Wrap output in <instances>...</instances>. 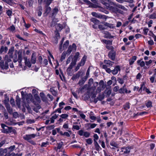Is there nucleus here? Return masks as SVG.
Wrapping results in <instances>:
<instances>
[{
	"label": "nucleus",
	"mask_w": 156,
	"mask_h": 156,
	"mask_svg": "<svg viewBox=\"0 0 156 156\" xmlns=\"http://www.w3.org/2000/svg\"><path fill=\"white\" fill-rule=\"evenodd\" d=\"M104 62L105 64L101 65V67L103 69H104L107 73H111V69L108 67L112 66L114 62L108 60H105Z\"/></svg>",
	"instance_id": "nucleus-1"
},
{
	"label": "nucleus",
	"mask_w": 156,
	"mask_h": 156,
	"mask_svg": "<svg viewBox=\"0 0 156 156\" xmlns=\"http://www.w3.org/2000/svg\"><path fill=\"white\" fill-rule=\"evenodd\" d=\"M53 0H38L39 3H43L45 5V12L47 14H48L51 10V8L48 6L51 4Z\"/></svg>",
	"instance_id": "nucleus-2"
},
{
	"label": "nucleus",
	"mask_w": 156,
	"mask_h": 156,
	"mask_svg": "<svg viewBox=\"0 0 156 156\" xmlns=\"http://www.w3.org/2000/svg\"><path fill=\"white\" fill-rule=\"evenodd\" d=\"M5 63L3 61L1 60L0 62V67L2 69H7L8 68L9 65L8 62H11V60L9 58L8 55H6L4 58Z\"/></svg>",
	"instance_id": "nucleus-3"
},
{
	"label": "nucleus",
	"mask_w": 156,
	"mask_h": 156,
	"mask_svg": "<svg viewBox=\"0 0 156 156\" xmlns=\"http://www.w3.org/2000/svg\"><path fill=\"white\" fill-rule=\"evenodd\" d=\"M108 4H107V3H105L104 2H103L104 4H105L106 5V7L107 8H112L111 5H113L114 6H115L121 9L124 11H126L127 9H126L124 6H123L122 5L119 4H116V3L114 2H112L111 1H108Z\"/></svg>",
	"instance_id": "nucleus-4"
},
{
	"label": "nucleus",
	"mask_w": 156,
	"mask_h": 156,
	"mask_svg": "<svg viewBox=\"0 0 156 156\" xmlns=\"http://www.w3.org/2000/svg\"><path fill=\"white\" fill-rule=\"evenodd\" d=\"M133 148V146H128V147H121L120 153L121 154H129L130 150Z\"/></svg>",
	"instance_id": "nucleus-5"
},
{
	"label": "nucleus",
	"mask_w": 156,
	"mask_h": 156,
	"mask_svg": "<svg viewBox=\"0 0 156 156\" xmlns=\"http://www.w3.org/2000/svg\"><path fill=\"white\" fill-rule=\"evenodd\" d=\"M86 59V57L84 56L82 58L80 62L78 63L75 69V71H77L80 68V66H83L85 64Z\"/></svg>",
	"instance_id": "nucleus-6"
},
{
	"label": "nucleus",
	"mask_w": 156,
	"mask_h": 156,
	"mask_svg": "<svg viewBox=\"0 0 156 156\" xmlns=\"http://www.w3.org/2000/svg\"><path fill=\"white\" fill-rule=\"evenodd\" d=\"M77 133L80 136H83L86 138L89 137L90 135V133L87 131H84L83 130H79Z\"/></svg>",
	"instance_id": "nucleus-7"
},
{
	"label": "nucleus",
	"mask_w": 156,
	"mask_h": 156,
	"mask_svg": "<svg viewBox=\"0 0 156 156\" xmlns=\"http://www.w3.org/2000/svg\"><path fill=\"white\" fill-rule=\"evenodd\" d=\"M131 92L130 90H128L126 87V84H124L122 87L119 89V93L121 94L125 93H129Z\"/></svg>",
	"instance_id": "nucleus-8"
},
{
	"label": "nucleus",
	"mask_w": 156,
	"mask_h": 156,
	"mask_svg": "<svg viewBox=\"0 0 156 156\" xmlns=\"http://www.w3.org/2000/svg\"><path fill=\"white\" fill-rule=\"evenodd\" d=\"M26 100L27 102L28 103H30V102L33 101V96L31 94H26L25 97V100L23 101L25 103Z\"/></svg>",
	"instance_id": "nucleus-9"
},
{
	"label": "nucleus",
	"mask_w": 156,
	"mask_h": 156,
	"mask_svg": "<svg viewBox=\"0 0 156 156\" xmlns=\"http://www.w3.org/2000/svg\"><path fill=\"white\" fill-rule=\"evenodd\" d=\"M19 51H18L16 50L15 51L14 54L13 55V62H17L18 61L20 64V61L19 60L20 58V54H19Z\"/></svg>",
	"instance_id": "nucleus-10"
},
{
	"label": "nucleus",
	"mask_w": 156,
	"mask_h": 156,
	"mask_svg": "<svg viewBox=\"0 0 156 156\" xmlns=\"http://www.w3.org/2000/svg\"><path fill=\"white\" fill-rule=\"evenodd\" d=\"M66 26L65 23H63L62 24L57 23L55 24V28L57 31H61L63 28Z\"/></svg>",
	"instance_id": "nucleus-11"
},
{
	"label": "nucleus",
	"mask_w": 156,
	"mask_h": 156,
	"mask_svg": "<svg viewBox=\"0 0 156 156\" xmlns=\"http://www.w3.org/2000/svg\"><path fill=\"white\" fill-rule=\"evenodd\" d=\"M91 14L93 16L100 19H103L106 20L107 17L105 15H102L100 14L95 12H92Z\"/></svg>",
	"instance_id": "nucleus-12"
},
{
	"label": "nucleus",
	"mask_w": 156,
	"mask_h": 156,
	"mask_svg": "<svg viewBox=\"0 0 156 156\" xmlns=\"http://www.w3.org/2000/svg\"><path fill=\"white\" fill-rule=\"evenodd\" d=\"M116 55V52L114 50L110 51L108 54V56L109 58L112 61H114Z\"/></svg>",
	"instance_id": "nucleus-13"
},
{
	"label": "nucleus",
	"mask_w": 156,
	"mask_h": 156,
	"mask_svg": "<svg viewBox=\"0 0 156 156\" xmlns=\"http://www.w3.org/2000/svg\"><path fill=\"white\" fill-rule=\"evenodd\" d=\"M76 44L74 43L73 44L72 46H69V47L67 51V53L69 55L72 51H75L76 49Z\"/></svg>",
	"instance_id": "nucleus-14"
},
{
	"label": "nucleus",
	"mask_w": 156,
	"mask_h": 156,
	"mask_svg": "<svg viewBox=\"0 0 156 156\" xmlns=\"http://www.w3.org/2000/svg\"><path fill=\"white\" fill-rule=\"evenodd\" d=\"M121 70L120 67L119 65L116 66L114 69L112 70L111 69V73H112L114 75L117 74L119 71H120Z\"/></svg>",
	"instance_id": "nucleus-15"
},
{
	"label": "nucleus",
	"mask_w": 156,
	"mask_h": 156,
	"mask_svg": "<svg viewBox=\"0 0 156 156\" xmlns=\"http://www.w3.org/2000/svg\"><path fill=\"white\" fill-rule=\"evenodd\" d=\"M82 72L81 71H78L77 73L73 75L71 78V79L73 80H74L77 79L79 78L80 76L82 75Z\"/></svg>",
	"instance_id": "nucleus-16"
},
{
	"label": "nucleus",
	"mask_w": 156,
	"mask_h": 156,
	"mask_svg": "<svg viewBox=\"0 0 156 156\" xmlns=\"http://www.w3.org/2000/svg\"><path fill=\"white\" fill-rule=\"evenodd\" d=\"M36 54L35 52H34L32 53L31 56V62L32 64H34L36 62Z\"/></svg>",
	"instance_id": "nucleus-17"
},
{
	"label": "nucleus",
	"mask_w": 156,
	"mask_h": 156,
	"mask_svg": "<svg viewBox=\"0 0 156 156\" xmlns=\"http://www.w3.org/2000/svg\"><path fill=\"white\" fill-rule=\"evenodd\" d=\"M24 59L25 65L29 68H30L31 66V64H32L31 62H30L29 60L28 59L27 57H25Z\"/></svg>",
	"instance_id": "nucleus-18"
},
{
	"label": "nucleus",
	"mask_w": 156,
	"mask_h": 156,
	"mask_svg": "<svg viewBox=\"0 0 156 156\" xmlns=\"http://www.w3.org/2000/svg\"><path fill=\"white\" fill-rule=\"evenodd\" d=\"M5 106L8 112L10 114H11L12 113V109L10 105L8 103H5Z\"/></svg>",
	"instance_id": "nucleus-19"
},
{
	"label": "nucleus",
	"mask_w": 156,
	"mask_h": 156,
	"mask_svg": "<svg viewBox=\"0 0 156 156\" xmlns=\"http://www.w3.org/2000/svg\"><path fill=\"white\" fill-rule=\"evenodd\" d=\"M79 52H76L72 59V62L76 63L77 59L79 57Z\"/></svg>",
	"instance_id": "nucleus-20"
},
{
	"label": "nucleus",
	"mask_w": 156,
	"mask_h": 156,
	"mask_svg": "<svg viewBox=\"0 0 156 156\" xmlns=\"http://www.w3.org/2000/svg\"><path fill=\"white\" fill-rule=\"evenodd\" d=\"M1 126L2 127L5 131L6 132H8L12 129L11 127H8L4 124H2Z\"/></svg>",
	"instance_id": "nucleus-21"
},
{
	"label": "nucleus",
	"mask_w": 156,
	"mask_h": 156,
	"mask_svg": "<svg viewBox=\"0 0 156 156\" xmlns=\"http://www.w3.org/2000/svg\"><path fill=\"white\" fill-rule=\"evenodd\" d=\"M136 58L137 57L136 56H134L132 57V58L129 60V64L130 66H131L133 64L135 61L136 60Z\"/></svg>",
	"instance_id": "nucleus-22"
},
{
	"label": "nucleus",
	"mask_w": 156,
	"mask_h": 156,
	"mask_svg": "<svg viewBox=\"0 0 156 156\" xmlns=\"http://www.w3.org/2000/svg\"><path fill=\"white\" fill-rule=\"evenodd\" d=\"M103 33L105 34L104 37L105 38H113V36H112L109 32L108 31H104Z\"/></svg>",
	"instance_id": "nucleus-23"
},
{
	"label": "nucleus",
	"mask_w": 156,
	"mask_h": 156,
	"mask_svg": "<svg viewBox=\"0 0 156 156\" xmlns=\"http://www.w3.org/2000/svg\"><path fill=\"white\" fill-rule=\"evenodd\" d=\"M94 143L95 146V149L96 150L98 151H99L100 150H101V148L100 147L99 145L96 140H94Z\"/></svg>",
	"instance_id": "nucleus-24"
},
{
	"label": "nucleus",
	"mask_w": 156,
	"mask_h": 156,
	"mask_svg": "<svg viewBox=\"0 0 156 156\" xmlns=\"http://www.w3.org/2000/svg\"><path fill=\"white\" fill-rule=\"evenodd\" d=\"M14 50V49L13 47H11L9 50L8 54L10 58H13L12 54H13Z\"/></svg>",
	"instance_id": "nucleus-25"
},
{
	"label": "nucleus",
	"mask_w": 156,
	"mask_h": 156,
	"mask_svg": "<svg viewBox=\"0 0 156 156\" xmlns=\"http://www.w3.org/2000/svg\"><path fill=\"white\" fill-rule=\"evenodd\" d=\"M141 59L138 60L137 61V63L141 67H143L145 66V62L143 61H141Z\"/></svg>",
	"instance_id": "nucleus-26"
},
{
	"label": "nucleus",
	"mask_w": 156,
	"mask_h": 156,
	"mask_svg": "<svg viewBox=\"0 0 156 156\" xmlns=\"http://www.w3.org/2000/svg\"><path fill=\"white\" fill-rule=\"evenodd\" d=\"M87 78L84 77L82 78L79 81L78 84H79L80 86L84 84L85 82L87 80Z\"/></svg>",
	"instance_id": "nucleus-27"
},
{
	"label": "nucleus",
	"mask_w": 156,
	"mask_h": 156,
	"mask_svg": "<svg viewBox=\"0 0 156 156\" xmlns=\"http://www.w3.org/2000/svg\"><path fill=\"white\" fill-rule=\"evenodd\" d=\"M40 95L42 101H47V98L43 92H41L40 94Z\"/></svg>",
	"instance_id": "nucleus-28"
},
{
	"label": "nucleus",
	"mask_w": 156,
	"mask_h": 156,
	"mask_svg": "<svg viewBox=\"0 0 156 156\" xmlns=\"http://www.w3.org/2000/svg\"><path fill=\"white\" fill-rule=\"evenodd\" d=\"M8 50V48L6 47H4L3 46H2L0 48V52L2 53L3 52H4L5 53H6L7 51Z\"/></svg>",
	"instance_id": "nucleus-29"
},
{
	"label": "nucleus",
	"mask_w": 156,
	"mask_h": 156,
	"mask_svg": "<svg viewBox=\"0 0 156 156\" xmlns=\"http://www.w3.org/2000/svg\"><path fill=\"white\" fill-rule=\"evenodd\" d=\"M87 85L86 84L82 87H80L78 90V93H79L80 92L82 93L84 92L85 89L87 88Z\"/></svg>",
	"instance_id": "nucleus-30"
},
{
	"label": "nucleus",
	"mask_w": 156,
	"mask_h": 156,
	"mask_svg": "<svg viewBox=\"0 0 156 156\" xmlns=\"http://www.w3.org/2000/svg\"><path fill=\"white\" fill-rule=\"evenodd\" d=\"M103 23L104 24V26L108 27L110 28H114L113 25L112 24L105 22Z\"/></svg>",
	"instance_id": "nucleus-31"
},
{
	"label": "nucleus",
	"mask_w": 156,
	"mask_h": 156,
	"mask_svg": "<svg viewBox=\"0 0 156 156\" xmlns=\"http://www.w3.org/2000/svg\"><path fill=\"white\" fill-rule=\"evenodd\" d=\"M117 2L120 3H122L124 2H131L133 0H115Z\"/></svg>",
	"instance_id": "nucleus-32"
},
{
	"label": "nucleus",
	"mask_w": 156,
	"mask_h": 156,
	"mask_svg": "<svg viewBox=\"0 0 156 156\" xmlns=\"http://www.w3.org/2000/svg\"><path fill=\"white\" fill-rule=\"evenodd\" d=\"M145 105L147 108H151L152 107V102L150 101L146 102Z\"/></svg>",
	"instance_id": "nucleus-33"
},
{
	"label": "nucleus",
	"mask_w": 156,
	"mask_h": 156,
	"mask_svg": "<svg viewBox=\"0 0 156 156\" xmlns=\"http://www.w3.org/2000/svg\"><path fill=\"white\" fill-rule=\"evenodd\" d=\"M130 104L129 102L126 103L125 105L123 106L124 109L125 110H127L128 109H129L130 108Z\"/></svg>",
	"instance_id": "nucleus-34"
},
{
	"label": "nucleus",
	"mask_w": 156,
	"mask_h": 156,
	"mask_svg": "<svg viewBox=\"0 0 156 156\" xmlns=\"http://www.w3.org/2000/svg\"><path fill=\"white\" fill-rule=\"evenodd\" d=\"M76 64V63L73 62L72 61L71 62L70 64V65L69 66V67H68L67 69H69V70H71L73 67Z\"/></svg>",
	"instance_id": "nucleus-35"
},
{
	"label": "nucleus",
	"mask_w": 156,
	"mask_h": 156,
	"mask_svg": "<svg viewBox=\"0 0 156 156\" xmlns=\"http://www.w3.org/2000/svg\"><path fill=\"white\" fill-rule=\"evenodd\" d=\"M91 21L95 24H98L100 23V21L94 18H92Z\"/></svg>",
	"instance_id": "nucleus-36"
},
{
	"label": "nucleus",
	"mask_w": 156,
	"mask_h": 156,
	"mask_svg": "<svg viewBox=\"0 0 156 156\" xmlns=\"http://www.w3.org/2000/svg\"><path fill=\"white\" fill-rule=\"evenodd\" d=\"M149 18L151 19H156V13H153L150 15L149 16Z\"/></svg>",
	"instance_id": "nucleus-37"
},
{
	"label": "nucleus",
	"mask_w": 156,
	"mask_h": 156,
	"mask_svg": "<svg viewBox=\"0 0 156 156\" xmlns=\"http://www.w3.org/2000/svg\"><path fill=\"white\" fill-rule=\"evenodd\" d=\"M156 73H154L153 74V76H151L150 78V81L152 83H153L154 81V79L156 76Z\"/></svg>",
	"instance_id": "nucleus-38"
},
{
	"label": "nucleus",
	"mask_w": 156,
	"mask_h": 156,
	"mask_svg": "<svg viewBox=\"0 0 156 156\" xmlns=\"http://www.w3.org/2000/svg\"><path fill=\"white\" fill-rule=\"evenodd\" d=\"M50 90L53 95L56 96V95L57 91L55 90L53 88H51L50 89Z\"/></svg>",
	"instance_id": "nucleus-39"
},
{
	"label": "nucleus",
	"mask_w": 156,
	"mask_h": 156,
	"mask_svg": "<svg viewBox=\"0 0 156 156\" xmlns=\"http://www.w3.org/2000/svg\"><path fill=\"white\" fill-rule=\"evenodd\" d=\"M103 41L106 44L108 45H112V41L110 40L107 41L105 40H103Z\"/></svg>",
	"instance_id": "nucleus-40"
},
{
	"label": "nucleus",
	"mask_w": 156,
	"mask_h": 156,
	"mask_svg": "<svg viewBox=\"0 0 156 156\" xmlns=\"http://www.w3.org/2000/svg\"><path fill=\"white\" fill-rule=\"evenodd\" d=\"M42 65L44 66H45L48 64V61L47 59L44 58L43 60V62H42Z\"/></svg>",
	"instance_id": "nucleus-41"
},
{
	"label": "nucleus",
	"mask_w": 156,
	"mask_h": 156,
	"mask_svg": "<svg viewBox=\"0 0 156 156\" xmlns=\"http://www.w3.org/2000/svg\"><path fill=\"white\" fill-rule=\"evenodd\" d=\"M66 57V54L64 52H63L62 54L61 58V61L62 62L63 60H64Z\"/></svg>",
	"instance_id": "nucleus-42"
},
{
	"label": "nucleus",
	"mask_w": 156,
	"mask_h": 156,
	"mask_svg": "<svg viewBox=\"0 0 156 156\" xmlns=\"http://www.w3.org/2000/svg\"><path fill=\"white\" fill-rule=\"evenodd\" d=\"M154 6V3L153 2H150L148 3L147 7L149 9L152 8Z\"/></svg>",
	"instance_id": "nucleus-43"
},
{
	"label": "nucleus",
	"mask_w": 156,
	"mask_h": 156,
	"mask_svg": "<svg viewBox=\"0 0 156 156\" xmlns=\"http://www.w3.org/2000/svg\"><path fill=\"white\" fill-rule=\"evenodd\" d=\"M86 142L87 144L89 145L91 144L93 142L92 140L90 138L87 139L86 140Z\"/></svg>",
	"instance_id": "nucleus-44"
},
{
	"label": "nucleus",
	"mask_w": 156,
	"mask_h": 156,
	"mask_svg": "<svg viewBox=\"0 0 156 156\" xmlns=\"http://www.w3.org/2000/svg\"><path fill=\"white\" fill-rule=\"evenodd\" d=\"M104 94H100L98 97V99L100 101H101L104 98Z\"/></svg>",
	"instance_id": "nucleus-45"
},
{
	"label": "nucleus",
	"mask_w": 156,
	"mask_h": 156,
	"mask_svg": "<svg viewBox=\"0 0 156 156\" xmlns=\"http://www.w3.org/2000/svg\"><path fill=\"white\" fill-rule=\"evenodd\" d=\"M117 81L118 82L121 84H122L124 83V80L122 78H118L117 79Z\"/></svg>",
	"instance_id": "nucleus-46"
},
{
	"label": "nucleus",
	"mask_w": 156,
	"mask_h": 156,
	"mask_svg": "<svg viewBox=\"0 0 156 156\" xmlns=\"http://www.w3.org/2000/svg\"><path fill=\"white\" fill-rule=\"evenodd\" d=\"M58 146L57 147V148L58 149H60L62 147V146L63 145V143L62 142H60L59 143H57Z\"/></svg>",
	"instance_id": "nucleus-47"
},
{
	"label": "nucleus",
	"mask_w": 156,
	"mask_h": 156,
	"mask_svg": "<svg viewBox=\"0 0 156 156\" xmlns=\"http://www.w3.org/2000/svg\"><path fill=\"white\" fill-rule=\"evenodd\" d=\"M69 44V41L68 40L66 41L63 45V48L64 49L66 48L68 46Z\"/></svg>",
	"instance_id": "nucleus-48"
},
{
	"label": "nucleus",
	"mask_w": 156,
	"mask_h": 156,
	"mask_svg": "<svg viewBox=\"0 0 156 156\" xmlns=\"http://www.w3.org/2000/svg\"><path fill=\"white\" fill-rule=\"evenodd\" d=\"M104 26L102 25H99L98 26V28L100 30L106 29H107L104 27Z\"/></svg>",
	"instance_id": "nucleus-49"
},
{
	"label": "nucleus",
	"mask_w": 156,
	"mask_h": 156,
	"mask_svg": "<svg viewBox=\"0 0 156 156\" xmlns=\"http://www.w3.org/2000/svg\"><path fill=\"white\" fill-rule=\"evenodd\" d=\"M23 138L27 140H28L31 139L30 136L29 134L26 135V136H23Z\"/></svg>",
	"instance_id": "nucleus-50"
},
{
	"label": "nucleus",
	"mask_w": 156,
	"mask_h": 156,
	"mask_svg": "<svg viewBox=\"0 0 156 156\" xmlns=\"http://www.w3.org/2000/svg\"><path fill=\"white\" fill-rule=\"evenodd\" d=\"M105 92H106L107 97H108L111 94L112 90L110 89L108 90L107 91V90H105Z\"/></svg>",
	"instance_id": "nucleus-51"
},
{
	"label": "nucleus",
	"mask_w": 156,
	"mask_h": 156,
	"mask_svg": "<svg viewBox=\"0 0 156 156\" xmlns=\"http://www.w3.org/2000/svg\"><path fill=\"white\" fill-rule=\"evenodd\" d=\"M6 13L8 16L10 17L12 15V12L10 10H8L7 11Z\"/></svg>",
	"instance_id": "nucleus-52"
},
{
	"label": "nucleus",
	"mask_w": 156,
	"mask_h": 156,
	"mask_svg": "<svg viewBox=\"0 0 156 156\" xmlns=\"http://www.w3.org/2000/svg\"><path fill=\"white\" fill-rule=\"evenodd\" d=\"M110 144L111 146H114L115 147H117L118 146V145L114 141H112L110 143Z\"/></svg>",
	"instance_id": "nucleus-53"
},
{
	"label": "nucleus",
	"mask_w": 156,
	"mask_h": 156,
	"mask_svg": "<svg viewBox=\"0 0 156 156\" xmlns=\"http://www.w3.org/2000/svg\"><path fill=\"white\" fill-rule=\"evenodd\" d=\"M8 29L10 31L13 32L15 30V28L14 26L12 25V26H10V27H9Z\"/></svg>",
	"instance_id": "nucleus-54"
},
{
	"label": "nucleus",
	"mask_w": 156,
	"mask_h": 156,
	"mask_svg": "<svg viewBox=\"0 0 156 156\" xmlns=\"http://www.w3.org/2000/svg\"><path fill=\"white\" fill-rule=\"evenodd\" d=\"M119 87L118 86H115L113 89V91L115 92H117V91L119 92Z\"/></svg>",
	"instance_id": "nucleus-55"
},
{
	"label": "nucleus",
	"mask_w": 156,
	"mask_h": 156,
	"mask_svg": "<svg viewBox=\"0 0 156 156\" xmlns=\"http://www.w3.org/2000/svg\"><path fill=\"white\" fill-rule=\"evenodd\" d=\"M149 29L147 28H144L143 29V32L144 33V34L145 35H147V33L149 31Z\"/></svg>",
	"instance_id": "nucleus-56"
},
{
	"label": "nucleus",
	"mask_w": 156,
	"mask_h": 156,
	"mask_svg": "<svg viewBox=\"0 0 156 156\" xmlns=\"http://www.w3.org/2000/svg\"><path fill=\"white\" fill-rule=\"evenodd\" d=\"M16 148V147L15 145L11 146H10L9 148L7 149L9 150L10 151H13Z\"/></svg>",
	"instance_id": "nucleus-57"
},
{
	"label": "nucleus",
	"mask_w": 156,
	"mask_h": 156,
	"mask_svg": "<svg viewBox=\"0 0 156 156\" xmlns=\"http://www.w3.org/2000/svg\"><path fill=\"white\" fill-rule=\"evenodd\" d=\"M106 48L108 49L112 50H114V48L113 46L111 45H106Z\"/></svg>",
	"instance_id": "nucleus-58"
},
{
	"label": "nucleus",
	"mask_w": 156,
	"mask_h": 156,
	"mask_svg": "<svg viewBox=\"0 0 156 156\" xmlns=\"http://www.w3.org/2000/svg\"><path fill=\"white\" fill-rule=\"evenodd\" d=\"M73 129L76 130H79L80 127L78 125H73Z\"/></svg>",
	"instance_id": "nucleus-59"
},
{
	"label": "nucleus",
	"mask_w": 156,
	"mask_h": 156,
	"mask_svg": "<svg viewBox=\"0 0 156 156\" xmlns=\"http://www.w3.org/2000/svg\"><path fill=\"white\" fill-rule=\"evenodd\" d=\"M3 2H6L9 5H11L12 3V1L11 0H2Z\"/></svg>",
	"instance_id": "nucleus-60"
},
{
	"label": "nucleus",
	"mask_w": 156,
	"mask_h": 156,
	"mask_svg": "<svg viewBox=\"0 0 156 156\" xmlns=\"http://www.w3.org/2000/svg\"><path fill=\"white\" fill-rule=\"evenodd\" d=\"M72 58V56H70L68 58V59L66 61V63L67 64H68L70 62Z\"/></svg>",
	"instance_id": "nucleus-61"
},
{
	"label": "nucleus",
	"mask_w": 156,
	"mask_h": 156,
	"mask_svg": "<svg viewBox=\"0 0 156 156\" xmlns=\"http://www.w3.org/2000/svg\"><path fill=\"white\" fill-rule=\"evenodd\" d=\"M67 74L69 76H72V72L71 70L67 69Z\"/></svg>",
	"instance_id": "nucleus-62"
},
{
	"label": "nucleus",
	"mask_w": 156,
	"mask_h": 156,
	"mask_svg": "<svg viewBox=\"0 0 156 156\" xmlns=\"http://www.w3.org/2000/svg\"><path fill=\"white\" fill-rule=\"evenodd\" d=\"M68 116V115L67 114H62L60 115L61 117L63 119H65L67 118Z\"/></svg>",
	"instance_id": "nucleus-63"
},
{
	"label": "nucleus",
	"mask_w": 156,
	"mask_h": 156,
	"mask_svg": "<svg viewBox=\"0 0 156 156\" xmlns=\"http://www.w3.org/2000/svg\"><path fill=\"white\" fill-rule=\"evenodd\" d=\"M18 115H19L18 114V113L17 112H14L13 113V116L15 118H16L17 117H18Z\"/></svg>",
	"instance_id": "nucleus-64"
}]
</instances>
